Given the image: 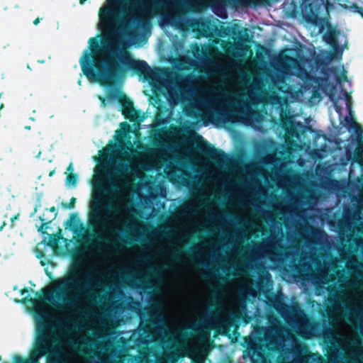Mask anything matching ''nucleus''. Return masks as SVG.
<instances>
[{
    "label": "nucleus",
    "mask_w": 363,
    "mask_h": 363,
    "mask_svg": "<svg viewBox=\"0 0 363 363\" xmlns=\"http://www.w3.org/2000/svg\"><path fill=\"white\" fill-rule=\"evenodd\" d=\"M225 0H106L99 11L97 35L88 40L79 59L82 74L91 83L111 85L124 79L128 70H138L155 89L165 95L171 106L181 100L180 87L160 69H150L143 60H134L128 48L140 47L133 35L140 34L147 41L151 35L150 19L160 15L158 24L165 30L172 27L184 31L194 26L191 14L203 12L211 7L219 13L225 9Z\"/></svg>",
    "instance_id": "obj_1"
},
{
    "label": "nucleus",
    "mask_w": 363,
    "mask_h": 363,
    "mask_svg": "<svg viewBox=\"0 0 363 363\" xmlns=\"http://www.w3.org/2000/svg\"><path fill=\"white\" fill-rule=\"evenodd\" d=\"M130 131L127 122L116 130L113 145L108 143L99 155L91 182L89 223L96 233L121 229L125 223L130 191L135 176L140 177L145 160L139 140L125 141Z\"/></svg>",
    "instance_id": "obj_2"
},
{
    "label": "nucleus",
    "mask_w": 363,
    "mask_h": 363,
    "mask_svg": "<svg viewBox=\"0 0 363 363\" xmlns=\"http://www.w3.org/2000/svg\"><path fill=\"white\" fill-rule=\"evenodd\" d=\"M290 74H284L281 80L275 82L280 96L274 93L267 99L262 92L257 93L253 89L249 91V98L252 104L268 102L278 106L281 110L289 102L301 100L303 93L310 89V86L318 83L323 91L329 97L335 111L337 113L340 124L349 131H353L357 135L361 134L359 125L354 121L352 111L351 97L342 89L341 83L347 79L346 72L340 65L329 68L324 73V79L315 82L310 77L303 64L292 60Z\"/></svg>",
    "instance_id": "obj_3"
},
{
    "label": "nucleus",
    "mask_w": 363,
    "mask_h": 363,
    "mask_svg": "<svg viewBox=\"0 0 363 363\" xmlns=\"http://www.w3.org/2000/svg\"><path fill=\"white\" fill-rule=\"evenodd\" d=\"M198 98L191 102V106L197 109L200 116L223 117L224 123L228 116V111L238 109L240 113L241 122L255 130H260L263 116L254 111L248 101H241L238 98L241 94L234 89L222 86H206L198 89Z\"/></svg>",
    "instance_id": "obj_4"
},
{
    "label": "nucleus",
    "mask_w": 363,
    "mask_h": 363,
    "mask_svg": "<svg viewBox=\"0 0 363 363\" xmlns=\"http://www.w3.org/2000/svg\"><path fill=\"white\" fill-rule=\"evenodd\" d=\"M324 3L325 0H301L300 6H298L293 0H287L283 4V9L291 18L301 14L308 23V29L312 35H318L326 30L323 36V40L341 57L347 44V38L343 33L333 28L326 19L318 17L317 12Z\"/></svg>",
    "instance_id": "obj_5"
},
{
    "label": "nucleus",
    "mask_w": 363,
    "mask_h": 363,
    "mask_svg": "<svg viewBox=\"0 0 363 363\" xmlns=\"http://www.w3.org/2000/svg\"><path fill=\"white\" fill-rule=\"evenodd\" d=\"M105 96H99L101 101V106L105 108L108 106L115 105L117 102L121 104L118 109L123 115L130 121L135 122L134 133L138 136L136 132L140 129V123L143 122L146 116L144 113H140L134 107L133 102L128 98L119 87L106 86L104 87Z\"/></svg>",
    "instance_id": "obj_6"
},
{
    "label": "nucleus",
    "mask_w": 363,
    "mask_h": 363,
    "mask_svg": "<svg viewBox=\"0 0 363 363\" xmlns=\"http://www.w3.org/2000/svg\"><path fill=\"white\" fill-rule=\"evenodd\" d=\"M275 308L296 333L306 338L311 337L313 328L301 308L298 306H288L282 303H277Z\"/></svg>",
    "instance_id": "obj_7"
},
{
    "label": "nucleus",
    "mask_w": 363,
    "mask_h": 363,
    "mask_svg": "<svg viewBox=\"0 0 363 363\" xmlns=\"http://www.w3.org/2000/svg\"><path fill=\"white\" fill-rule=\"evenodd\" d=\"M266 345L273 349L282 348L285 346L286 338H292V335L285 328L275 325L266 328Z\"/></svg>",
    "instance_id": "obj_8"
},
{
    "label": "nucleus",
    "mask_w": 363,
    "mask_h": 363,
    "mask_svg": "<svg viewBox=\"0 0 363 363\" xmlns=\"http://www.w3.org/2000/svg\"><path fill=\"white\" fill-rule=\"evenodd\" d=\"M242 281L243 286L240 292V299H239L236 296H233L227 306V310L235 318H241L243 315H246L247 312V289L251 282V280L248 278H243Z\"/></svg>",
    "instance_id": "obj_9"
},
{
    "label": "nucleus",
    "mask_w": 363,
    "mask_h": 363,
    "mask_svg": "<svg viewBox=\"0 0 363 363\" xmlns=\"http://www.w3.org/2000/svg\"><path fill=\"white\" fill-rule=\"evenodd\" d=\"M345 317L352 327H363V310L359 303L350 307L345 312Z\"/></svg>",
    "instance_id": "obj_10"
},
{
    "label": "nucleus",
    "mask_w": 363,
    "mask_h": 363,
    "mask_svg": "<svg viewBox=\"0 0 363 363\" xmlns=\"http://www.w3.org/2000/svg\"><path fill=\"white\" fill-rule=\"evenodd\" d=\"M334 339L344 350L350 352L353 350L355 339L352 333L340 331Z\"/></svg>",
    "instance_id": "obj_11"
},
{
    "label": "nucleus",
    "mask_w": 363,
    "mask_h": 363,
    "mask_svg": "<svg viewBox=\"0 0 363 363\" xmlns=\"http://www.w3.org/2000/svg\"><path fill=\"white\" fill-rule=\"evenodd\" d=\"M69 228L78 236L86 237L87 230L76 215H72L67 221Z\"/></svg>",
    "instance_id": "obj_12"
},
{
    "label": "nucleus",
    "mask_w": 363,
    "mask_h": 363,
    "mask_svg": "<svg viewBox=\"0 0 363 363\" xmlns=\"http://www.w3.org/2000/svg\"><path fill=\"white\" fill-rule=\"evenodd\" d=\"M250 353V359L253 363H267L266 357L262 352L252 350Z\"/></svg>",
    "instance_id": "obj_13"
},
{
    "label": "nucleus",
    "mask_w": 363,
    "mask_h": 363,
    "mask_svg": "<svg viewBox=\"0 0 363 363\" xmlns=\"http://www.w3.org/2000/svg\"><path fill=\"white\" fill-rule=\"evenodd\" d=\"M79 180L77 174H67L65 179V185L69 189L75 188Z\"/></svg>",
    "instance_id": "obj_14"
},
{
    "label": "nucleus",
    "mask_w": 363,
    "mask_h": 363,
    "mask_svg": "<svg viewBox=\"0 0 363 363\" xmlns=\"http://www.w3.org/2000/svg\"><path fill=\"white\" fill-rule=\"evenodd\" d=\"M74 171V165H73V163L71 162L69 166L67 167V172L66 173H69V174H73Z\"/></svg>",
    "instance_id": "obj_15"
},
{
    "label": "nucleus",
    "mask_w": 363,
    "mask_h": 363,
    "mask_svg": "<svg viewBox=\"0 0 363 363\" xmlns=\"http://www.w3.org/2000/svg\"><path fill=\"white\" fill-rule=\"evenodd\" d=\"M75 202H76V199L75 198H72L70 199V205L68 206V208H73Z\"/></svg>",
    "instance_id": "obj_16"
},
{
    "label": "nucleus",
    "mask_w": 363,
    "mask_h": 363,
    "mask_svg": "<svg viewBox=\"0 0 363 363\" xmlns=\"http://www.w3.org/2000/svg\"><path fill=\"white\" fill-rule=\"evenodd\" d=\"M302 357H304L307 359V361L308 360L307 356H300L298 357L297 359H296L294 361V363H300V361H298Z\"/></svg>",
    "instance_id": "obj_17"
},
{
    "label": "nucleus",
    "mask_w": 363,
    "mask_h": 363,
    "mask_svg": "<svg viewBox=\"0 0 363 363\" xmlns=\"http://www.w3.org/2000/svg\"><path fill=\"white\" fill-rule=\"evenodd\" d=\"M298 361H300V363H307V359L304 357L301 358Z\"/></svg>",
    "instance_id": "obj_18"
},
{
    "label": "nucleus",
    "mask_w": 363,
    "mask_h": 363,
    "mask_svg": "<svg viewBox=\"0 0 363 363\" xmlns=\"http://www.w3.org/2000/svg\"><path fill=\"white\" fill-rule=\"evenodd\" d=\"M45 225V224H42V225L40 226V228L39 229V230H42L43 229H45L46 227Z\"/></svg>",
    "instance_id": "obj_19"
},
{
    "label": "nucleus",
    "mask_w": 363,
    "mask_h": 363,
    "mask_svg": "<svg viewBox=\"0 0 363 363\" xmlns=\"http://www.w3.org/2000/svg\"><path fill=\"white\" fill-rule=\"evenodd\" d=\"M41 155V152H39L38 154L36 155V158L39 159Z\"/></svg>",
    "instance_id": "obj_20"
},
{
    "label": "nucleus",
    "mask_w": 363,
    "mask_h": 363,
    "mask_svg": "<svg viewBox=\"0 0 363 363\" xmlns=\"http://www.w3.org/2000/svg\"><path fill=\"white\" fill-rule=\"evenodd\" d=\"M4 106L3 104H0V111L4 108Z\"/></svg>",
    "instance_id": "obj_21"
},
{
    "label": "nucleus",
    "mask_w": 363,
    "mask_h": 363,
    "mask_svg": "<svg viewBox=\"0 0 363 363\" xmlns=\"http://www.w3.org/2000/svg\"><path fill=\"white\" fill-rule=\"evenodd\" d=\"M50 211L51 212H55V207H52V208H50Z\"/></svg>",
    "instance_id": "obj_22"
},
{
    "label": "nucleus",
    "mask_w": 363,
    "mask_h": 363,
    "mask_svg": "<svg viewBox=\"0 0 363 363\" xmlns=\"http://www.w3.org/2000/svg\"><path fill=\"white\" fill-rule=\"evenodd\" d=\"M38 22H39V20L36 19V20L34 21L33 23H34L35 25H37L38 23Z\"/></svg>",
    "instance_id": "obj_23"
},
{
    "label": "nucleus",
    "mask_w": 363,
    "mask_h": 363,
    "mask_svg": "<svg viewBox=\"0 0 363 363\" xmlns=\"http://www.w3.org/2000/svg\"><path fill=\"white\" fill-rule=\"evenodd\" d=\"M77 84H78L79 86H81V85H82V80H81V79H79L78 80Z\"/></svg>",
    "instance_id": "obj_24"
},
{
    "label": "nucleus",
    "mask_w": 363,
    "mask_h": 363,
    "mask_svg": "<svg viewBox=\"0 0 363 363\" xmlns=\"http://www.w3.org/2000/svg\"><path fill=\"white\" fill-rule=\"evenodd\" d=\"M156 155H159L160 153V150H156Z\"/></svg>",
    "instance_id": "obj_25"
},
{
    "label": "nucleus",
    "mask_w": 363,
    "mask_h": 363,
    "mask_svg": "<svg viewBox=\"0 0 363 363\" xmlns=\"http://www.w3.org/2000/svg\"><path fill=\"white\" fill-rule=\"evenodd\" d=\"M81 4H83L86 0H79Z\"/></svg>",
    "instance_id": "obj_26"
},
{
    "label": "nucleus",
    "mask_w": 363,
    "mask_h": 363,
    "mask_svg": "<svg viewBox=\"0 0 363 363\" xmlns=\"http://www.w3.org/2000/svg\"><path fill=\"white\" fill-rule=\"evenodd\" d=\"M153 162L155 163V166H157V163L155 161H154Z\"/></svg>",
    "instance_id": "obj_27"
},
{
    "label": "nucleus",
    "mask_w": 363,
    "mask_h": 363,
    "mask_svg": "<svg viewBox=\"0 0 363 363\" xmlns=\"http://www.w3.org/2000/svg\"><path fill=\"white\" fill-rule=\"evenodd\" d=\"M3 227H4V225L0 228V230H1L3 229Z\"/></svg>",
    "instance_id": "obj_28"
}]
</instances>
